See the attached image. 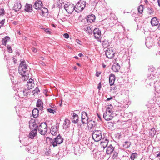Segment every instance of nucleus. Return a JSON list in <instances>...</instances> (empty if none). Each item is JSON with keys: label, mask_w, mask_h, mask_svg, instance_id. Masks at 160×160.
I'll list each match as a JSON object with an SVG mask.
<instances>
[{"label": "nucleus", "mask_w": 160, "mask_h": 160, "mask_svg": "<svg viewBox=\"0 0 160 160\" xmlns=\"http://www.w3.org/2000/svg\"><path fill=\"white\" fill-rule=\"evenodd\" d=\"M45 32L48 33H50V31L48 29L46 30Z\"/></svg>", "instance_id": "bf43d9fd"}, {"label": "nucleus", "mask_w": 160, "mask_h": 160, "mask_svg": "<svg viewBox=\"0 0 160 160\" xmlns=\"http://www.w3.org/2000/svg\"><path fill=\"white\" fill-rule=\"evenodd\" d=\"M70 125V121L67 118H66L63 123L62 127L65 129H66L69 127Z\"/></svg>", "instance_id": "6ab92c4d"}, {"label": "nucleus", "mask_w": 160, "mask_h": 160, "mask_svg": "<svg viewBox=\"0 0 160 160\" xmlns=\"http://www.w3.org/2000/svg\"><path fill=\"white\" fill-rule=\"evenodd\" d=\"M154 78V76L152 75H150V76L148 77L149 79H151V78Z\"/></svg>", "instance_id": "4d7b16f0"}, {"label": "nucleus", "mask_w": 160, "mask_h": 160, "mask_svg": "<svg viewBox=\"0 0 160 160\" xmlns=\"http://www.w3.org/2000/svg\"><path fill=\"white\" fill-rule=\"evenodd\" d=\"M84 30L87 33L89 34L91 33L92 32V30H91V28L90 27L88 26H85L84 28Z\"/></svg>", "instance_id": "f704fd0d"}, {"label": "nucleus", "mask_w": 160, "mask_h": 160, "mask_svg": "<svg viewBox=\"0 0 160 160\" xmlns=\"http://www.w3.org/2000/svg\"><path fill=\"white\" fill-rule=\"evenodd\" d=\"M102 42V44L103 47L104 48H107L108 46H109V43L108 40L106 39H104L102 40L100 39V40H99Z\"/></svg>", "instance_id": "a878e982"}, {"label": "nucleus", "mask_w": 160, "mask_h": 160, "mask_svg": "<svg viewBox=\"0 0 160 160\" xmlns=\"http://www.w3.org/2000/svg\"><path fill=\"white\" fill-rule=\"evenodd\" d=\"M101 88V83L100 82L99 83V85H98V88L100 90Z\"/></svg>", "instance_id": "6e6d98bb"}, {"label": "nucleus", "mask_w": 160, "mask_h": 160, "mask_svg": "<svg viewBox=\"0 0 160 160\" xmlns=\"http://www.w3.org/2000/svg\"><path fill=\"white\" fill-rule=\"evenodd\" d=\"M118 153L117 152H115L113 155L112 158L113 159H114L115 158L118 156Z\"/></svg>", "instance_id": "de8ad7c7"}, {"label": "nucleus", "mask_w": 160, "mask_h": 160, "mask_svg": "<svg viewBox=\"0 0 160 160\" xmlns=\"http://www.w3.org/2000/svg\"><path fill=\"white\" fill-rule=\"evenodd\" d=\"M58 155H57L56 158V159L55 160H59V158L58 157Z\"/></svg>", "instance_id": "e2e57ef3"}, {"label": "nucleus", "mask_w": 160, "mask_h": 160, "mask_svg": "<svg viewBox=\"0 0 160 160\" xmlns=\"http://www.w3.org/2000/svg\"><path fill=\"white\" fill-rule=\"evenodd\" d=\"M143 7L142 5H140L138 8V12L140 13H142L143 12Z\"/></svg>", "instance_id": "58836bf2"}, {"label": "nucleus", "mask_w": 160, "mask_h": 160, "mask_svg": "<svg viewBox=\"0 0 160 160\" xmlns=\"http://www.w3.org/2000/svg\"><path fill=\"white\" fill-rule=\"evenodd\" d=\"M138 156V154L136 153H133L130 156V158L132 160H134L135 158Z\"/></svg>", "instance_id": "e433bc0d"}, {"label": "nucleus", "mask_w": 160, "mask_h": 160, "mask_svg": "<svg viewBox=\"0 0 160 160\" xmlns=\"http://www.w3.org/2000/svg\"><path fill=\"white\" fill-rule=\"evenodd\" d=\"M72 116L71 118V120L72 122L74 124L77 123L78 122L79 117L74 112L71 113Z\"/></svg>", "instance_id": "ddd939ff"}, {"label": "nucleus", "mask_w": 160, "mask_h": 160, "mask_svg": "<svg viewBox=\"0 0 160 160\" xmlns=\"http://www.w3.org/2000/svg\"><path fill=\"white\" fill-rule=\"evenodd\" d=\"M100 74H101V72H97L96 74V76H97V77H99Z\"/></svg>", "instance_id": "5fc2aeb1"}, {"label": "nucleus", "mask_w": 160, "mask_h": 160, "mask_svg": "<svg viewBox=\"0 0 160 160\" xmlns=\"http://www.w3.org/2000/svg\"><path fill=\"white\" fill-rule=\"evenodd\" d=\"M63 138H61V144L63 142Z\"/></svg>", "instance_id": "69168bd1"}, {"label": "nucleus", "mask_w": 160, "mask_h": 160, "mask_svg": "<svg viewBox=\"0 0 160 160\" xmlns=\"http://www.w3.org/2000/svg\"><path fill=\"white\" fill-rule=\"evenodd\" d=\"M82 122L83 124H86L88 122V118L87 113L85 112H82Z\"/></svg>", "instance_id": "1a4fd4ad"}, {"label": "nucleus", "mask_w": 160, "mask_h": 160, "mask_svg": "<svg viewBox=\"0 0 160 160\" xmlns=\"http://www.w3.org/2000/svg\"><path fill=\"white\" fill-rule=\"evenodd\" d=\"M18 71L19 73L23 77L28 76V70L27 66L24 61H22L20 63L18 68Z\"/></svg>", "instance_id": "f257e3e1"}, {"label": "nucleus", "mask_w": 160, "mask_h": 160, "mask_svg": "<svg viewBox=\"0 0 160 160\" xmlns=\"http://www.w3.org/2000/svg\"><path fill=\"white\" fill-rule=\"evenodd\" d=\"M60 134H59L58 136L54 138L53 141L51 142V145H52L54 147L57 145L58 144H60V142H59L58 139H60Z\"/></svg>", "instance_id": "f8f14e48"}, {"label": "nucleus", "mask_w": 160, "mask_h": 160, "mask_svg": "<svg viewBox=\"0 0 160 160\" xmlns=\"http://www.w3.org/2000/svg\"><path fill=\"white\" fill-rule=\"evenodd\" d=\"M59 127L58 125L56 124V126H52L50 132L54 136H56L58 133L59 132L58 131Z\"/></svg>", "instance_id": "9d476101"}, {"label": "nucleus", "mask_w": 160, "mask_h": 160, "mask_svg": "<svg viewBox=\"0 0 160 160\" xmlns=\"http://www.w3.org/2000/svg\"><path fill=\"white\" fill-rule=\"evenodd\" d=\"M16 71L15 69H10L9 71V75L10 77H12V78H14L15 76V72Z\"/></svg>", "instance_id": "72a5a7b5"}, {"label": "nucleus", "mask_w": 160, "mask_h": 160, "mask_svg": "<svg viewBox=\"0 0 160 160\" xmlns=\"http://www.w3.org/2000/svg\"><path fill=\"white\" fill-rule=\"evenodd\" d=\"M112 99V97H111L110 98H107V101H109V100H110L111 99Z\"/></svg>", "instance_id": "052dcab7"}, {"label": "nucleus", "mask_w": 160, "mask_h": 160, "mask_svg": "<svg viewBox=\"0 0 160 160\" xmlns=\"http://www.w3.org/2000/svg\"><path fill=\"white\" fill-rule=\"evenodd\" d=\"M105 140L106 141L102 142V147H103V148H105L106 147L108 146V141L107 139H105Z\"/></svg>", "instance_id": "473e14b6"}, {"label": "nucleus", "mask_w": 160, "mask_h": 160, "mask_svg": "<svg viewBox=\"0 0 160 160\" xmlns=\"http://www.w3.org/2000/svg\"><path fill=\"white\" fill-rule=\"evenodd\" d=\"M40 14L43 17H46L48 15V10L45 8H42L40 10Z\"/></svg>", "instance_id": "4468645a"}, {"label": "nucleus", "mask_w": 160, "mask_h": 160, "mask_svg": "<svg viewBox=\"0 0 160 160\" xmlns=\"http://www.w3.org/2000/svg\"><path fill=\"white\" fill-rule=\"evenodd\" d=\"M39 133L42 135H44L47 131V126L46 122H42L38 128Z\"/></svg>", "instance_id": "39448f33"}, {"label": "nucleus", "mask_w": 160, "mask_h": 160, "mask_svg": "<svg viewBox=\"0 0 160 160\" xmlns=\"http://www.w3.org/2000/svg\"><path fill=\"white\" fill-rule=\"evenodd\" d=\"M120 69V66L118 63L113 65L112 67V69L115 72H118Z\"/></svg>", "instance_id": "b1692460"}, {"label": "nucleus", "mask_w": 160, "mask_h": 160, "mask_svg": "<svg viewBox=\"0 0 160 160\" xmlns=\"http://www.w3.org/2000/svg\"><path fill=\"white\" fill-rule=\"evenodd\" d=\"M36 106L39 109L42 110L43 108V103L42 102L40 99L38 100L37 102Z\"/></svg>", "instance_id": "c85d7f7f"}, {"label": "nucleus", "mask_w": 160, "mask_h": 160, "mask_svg": "<svg viewBox=\"0 0 160 160\" xmlns=\"http://www.w3.org/2000/svg\"><path fill=\"white\" fill-rule=\"evenodd\" d=\"M29 128L31 129H32L33 128H38V126L36 124L35 120L34 119H32L29 122Z\"/></svg>", "instance_id": "2eb2a0df"}, {"label": "nucleus", "mask_w": 160, "mask_h": 160, "mask_svg": "<svg viewBox=\"0 0 160 160\" xmlns=\"http://www.w3.org/2000/svg\"><path fill=\"white\" fill-rule=\"evenodd\" d=\"M5 19L2 20L1 21V22L0 23V24H1L2 26H3V25H4V24L5 23Z\"/></svg>", "instance_id": "3c124183"}, {"label": "nucleus", "mask_w": 160, "mask_h": 160, "mask_svg": "<svg viewBox=\"0 0 160 160\" xmlns=\"http://www.w3.org/2000/svg\"><path fill=\"white\" fill-rule=\"evenodd\" d=\"M7 48L8 49V52L9 53H12V49L11 47L9 45H8L7 46Z\"/></svg>", "instance_id": "79ce46f5"}, {"label": "nucleus", "mask_w": 160, "mask_h": 160, "mask_svg": "<svg viewBox=\"0 0 160 160\" xmlns=\"http://www.w3.org/2000/svg\"><path fill=\"white\" fill-rule=\"evenodd\" d=\"M42 3L40 0H37L35 2L33 7L36 9L41 10L42 7Z\"/></svg>", "instance_id": "9b49d317"}, {"label": "nucleus", "mask_w": 160, "mask_h": 160, "mask_svg": "<svg viewBox=\"0 0 160 160\" xmlns=\"http://www.w3.org/2000/svg\"><path fill=\"white\" fill-rule=\"evenodd\" d=\"M25 11L28 12H31L32 10V6L31 4L26 3L25 5Z\"/></svg>", "instance_id": "4be33fe9"}, {"label": "nucleus", "mask_w": 160, "mask_h": 160, "mask_svg": "<svg viewBox=\"0 0 160 160\" xmlns=\"http://www.w3.org/2000/svg\"><path fill=\"white\" fill-rule=\"evenodd\" d=\"M38 129L37 128H35L31 131L28 136V138L32 139L36 135Z\"/></svg>", "instance_id": "dca6fc26"}, {"label": "nucleus", "mask_w": 160, "mask_h": 160, "mask_svg": "<svg viewBox=\"0 0 160 160\" xmlns=\"http://www.w3.org/2000/svg\"><path fill=\"white\" fill-rule=\"evenodd\" d=\"M0 14L1 15L4 14V9H2L0 11Z\"/></svg>", "instance_id": "09e8293b"}, {"label": "nucleus", "mask_w": 160, "mask_h": 160, "mask_svg": "<svg viewBox=\"0 0 160 160\" xmlns=\"http://www.w3.org/2000/svg\"><path fill=\"white\" fill-rule=\"evenodd\" d=\"M86 2H79L75 6V11L77 12H79L82 11L85 7Z\"/></svg>", "instance_id": "20e7f679"}, {"label": "nucleus", "mask_w": 160, "mask_h": 160, "mask_svg": "<svg viewBox=\"0 0 160 160\" xmlns=\"http://www.w3.org/2000/svg\"><path fill=\"white\" fill-rule=\"evenodd\" d=\"M38 110L35 108H34L32 111V114L33 117L35 118H36L38 116Z\"/></svg>", "instance_id": "c756f323"}, {"label": "nucleus", "mask_w": 160, "mask_h": 160, "mask_svg": "<svg viewBox=\"0 0 160 160\" xmlns=\"http://www.w3.org/2000/svg\"><path fill=\"white\" fill-rule=\"evenodd\" d=\"M158 5L160 7V0H158Z\"/></svg>", "instance_id": "0e129e2a"}, {"label": "nucleus", "mask_w": 160, "mask_h": 160, "mask_svg": "<svg viewBox=\"0 0 160 160\" xmlns=\"http://www.w3.org/2000/svg\"><path fill=\"white\" fill-rule=\"evenodd\" d=\"M31 50H32V51L34 53H36L37 52V49L35 48H34V47L32 48H31Z\"/></svg>", "instance_id": "8fccbe9b"}, {"label": "nucleus", "mask_w": 160, "mask_h": 160, "mask_svg": "<svg viewBox=\"0 0 160 160\" xmlns=\"http://www.w3.org/2000/svg\"><path fill=\"white\" fill-rule=\"evenodd\" d=\"M157 156L158 157H160V152L158 154H157Z\"/></svg>", "instance_id": "338daca9"}, {"label": "nucleus", "mask_w": 160, "mask_h": 160, "mask_svg": "<svg viewBox=\"0 0 160 160\" xmlns=\"http://www.w3.org/2000/svg\"><path fill=\"white\" fill-rule=\"evenodd\" d=\"M22 7V5L19 2H16L14 4L13 9L15 11L17 12Z\"/></svg>", "instance_id": "a211bd4d"}, {"label": "nucleus", "mask_w": 160, "mask_h": 160, "mask_svg": "<svg viewBox=\"0 0 160 160\" xmlns=\"http://www.w3.org/2000/svg\"><path fill=\"white\" fill-rule=\"evenodd\" d=\"M23 93L24 96H27L28 95V92H27V90H23L22 92Z\"/></svg>", "instance_id": "37998d69"}, {"label": "nucleus", "mask_w": 160, "mask_h": 160, "mask_svg": "<svg viewBox=\"0 0 160 160\" xmlns=\"http://www.w3.org/2000/svg\"><path fill=\"white\" fill-rule=\"evenodd\" d=\"M40 91L39 89L37 87L32 92L33 93V94H37L38 93V92H40Z\"/></svg>", "instance_id": "ea45409f"}, {"label": "nucleus", "mask_w": 160, "mask_h": 160, "mask_svg": "<svg viewBox=\"0 0 160 160\" xmlns=\"http://www.w3.org/2000/svg\"><path fill=\"white\" fill-rule=\"evenodd\" d=\"M27 86L28 90L31 89L34 86L33 80L30 79L27 82Z\"/></svg>", "instance_id": "f3484780"}, {"label": "nucleus", "mask_w": 160, "mask_h": 160, "mask_svg": "<svg viewBox=\"0 0 160 160\" xmlns=\"http://www.w3.org/2000/svg\"><path fill=\"white\" fill-rule=\"evenodd\" d=\"M114 54L115 52L113 51L112 48H108L106 51V55L109 58H113Z\"/></svg>", "instance_id": "0eeeda50"}, {"label": "nucleus", "mask_w": 160, "mask_h": 160, "mask_svg": "<svg viewBox=\"0 0 160 160\" xmlns=\"http://www.w3.org/2000/svg\"><path fill=\"white\" fill-rule=\"evenodd\" d=\"M56 6H57L58 7V8H59V9L60 10V7L59 3L58 2L56 3Z\"/></svg>", "instance_id": "13d9d810"}, {"label": "nucleus", "mask_w": 160, "mask_h": 160, "mask_svg": "<svg viewBox=\"0 0 160 160\" xmlns=\"http://www.w3.org/2000/svg\"><path fill=\"white\" fill-rule=\"evenodd\" d=\"M47 111L53 114L55 113L56 112V111L54 110L51 108H48L47 109Z\"/></svg>", "instance_id": "a19ab883"}, {"label": "nucleus", "mask_w": 160, "mask_h": 160, "mask_svg": "<svg viewBox=\"0 0 160 160\" xmlns=\"http://www.w3.org/2000/svg\"><path fill=\"white\" fill-rule=\"evenodd\" d=\"M158 29L160 30V23L159 24L158 26Z\"/></svg>", "instance_id": "774afa93"}, {"label": "nucleus", "mask_w": 160, "mask_h": 160, "mask_svg": "<svg viewBox=\"0 0 160 160\" xmlns=\"http://www.w3.org/2000/svg\"><path fill=\"white\" fill-rule=\"evenodd\" d=\"M93 33L94 36L96 39L99 41L100 40V38L101 37V32L100 30L98 28H96L93 30Z\"/></svg>", "instance_id": "6e6552de"}, {"label": "nucleus", "mask_w": 160, "mask_h": 160, "mask_svg": "<svg viewBox=\"0 0 160 160\" xmlns=\"http://www.w3.org/2000/svg\"><path fill=\"white\" fill-rule=\"evenodd\" d=\"M154 86L156 90H157V92L160 90V81H157L154 83Z\"/></svg>", "instance_id": "cd10ccee"}, {"label": "nucleus", "mask_w": 160, "mask_h": 160, "mask_svg": "<svg viewBox=\"0 0 160 160\" xmlns=\"http://www.w3.org/2000/svg\"><path fill=\"white\" fill-rule=\"evenodd\" d=\"M151 23L152 26H156L158 24V21L156 18L154 17L152 19Z\"/></svg>", "instance_id": "bb28decb"}, {"label": "nucleus", "mask_w": 160, "mask_h": 160, "mask_svg": "<svg viewBox=\"0 0 160 160\" xmlns=\"http://www.w3.org/2000/svg\"><path fill=\"white\" fill-rule=\"evenodd\" d=\"M114 116L112 109L110 107H108L106 110L105 112L104 113L103 118L106 120L108 121L111 120Z\"/></svg>", "instance_id": "f03ea898"}, {"label": "nucleus", "mask_w": 160, "mask_h": 160, "mask_svg": "<svg viewBox=\"0 0 160 160\" xmlns=\"http://www.w3.org/2000/svg\"><path fill=\"white\" fill-rule=\"evenodd\" d=\"M7 42V40H6L4 38L2 39V44L3 45H6Z\"/></svg>", "instance_id": "c03bdc74"}, {"label": "nucleus", "mask_w": 160, "mask_h": 160, "mask_svg": "<svg viewBox=\"0 0 160 160\" xmlns=\"http://www.w3.org/2000/svg\"><path fill=\"white\" fill-rule=\"evenodd\" d=\"M78 56L80 57H82L83 56V54L82 53H80L78 54Z\"/></svg>", "instance_id": "680f3d73"}, {"label": "nucleus", "mask_w": 160, "mask_h": 160, "mask_svg": "<svg viewBox=\"0 0 160 160\" xmlns=\"http://www.w3.org/2000/svg\"><path fill=\"white\" fill-rule=\"evenodd\" d=\"M63 37L66 38H68L69 37V34L67 33H66L63 35Z\"/></svg>", "instance_id": "49530a36"}, {"label": "nucleus", "mask_w": 160, "mask_h": 160, "mask_svg": "<svg viewBox=\"0 0 160 160\" xmlns=\"http://www.w3.org/2000/svg\"><path fill=\"white\" fill-rule=\"evenodd\" d=\"M154 12V10L152 8H148L147 12L150 15H152Z\"/></svg>", "instance_id": "4c0bfd02"}, {"label": "nucleus", "mask_w": 160, "mask_h": 160, "mask_svg": "<svg viewBox=\"0 0 160 160\" xmlns=\"http://www.w3.org/2000/svg\"><path fill=\"white\" fill-rule=\"evenodd\" d=\"M67 153V151H66V148L65 147L64 148H63V152L62 153L63 156H64V154H66Z\"/></svg>", "instance_id": "a18cd8bd"}, {"label": "nucleus", "mask_w": 160, "mask_h": 160, "mask_svg": "<svg viewBox=\"0 0 160 160\" xmlns=\"http://www.w3.org/2000/svg\"><path fill=\"white\" fill-rule=\"evenodd\" d=\"M77 42L78 43V44H80V45H82V42L80 41L79 40H77Z\"/></svg>", "instance_id": "864d4df0"}, {"label": "nucleus", "mask_w": 160, "mask_h": 160, "mask_svg": "<svg viewBox=\"0 0 160 160\" xmlns=\"http://www.w3.org/2000/svg\"><path fill=\"white\" fill-rule=\"evenodd\" d=\"M4 38H5V39L6 40H7V41H9L10 39V38L8 36H6Z\"/></svg>", "instance_id": "603ef678"}, {"label": "nucleus", "mask_w": 160, "mask_h": 160, "mask_svg": "<svg viewBox=\"0 0 160 160\" xmlns=\"http://www.w3.org/2000/svg\"><path fill=\"white\" fill-rule=\"evenodd\" d=\"M156 131L155 130V128H152L150 131L149 132L150 135L151 136H154L156 134Z\"/></svg>", "instance_id": "c9c22d12"}, {"label": "nucleus", "mask_w": 160, "mask_h": 160, "mask_svg": "<svg viewBox=\"0 0 160 160\" xmlns=\"http://www.w3.org/2000/svg\"><path fill=\"white\" fill-rule=\"evenodd\" d=\"M96 124L97 122L95 121L91 120L89 123L88 126L90 129H92L93 128L95 127Z\"/></svg>", "instance_id": "7c9ffc66"}, {"label": "nucleus", "mask_w": 160, "mask_h": 160, "mask_svg": "<svg viewBox=\"0 0 160 160\" xmlns=\"http://www.w3.org/2000/svg\"><path fill=\"white\" fill-rule=\"evenodd\" d=\"M114 148L110 144L108 146H107L106 150V153L108 154H111L114 149Z\"/></svg>", "instance_id": "393cba45"}, {"label": "nucleus", "mask_w": 160, "mask_h": 160, "mask_svg": "<svg viewBox=\"0 0 160 160\" xmlns=\"http://www.w3.org/2000/svg\"><path fill=\"white\" fill-rule=\"evenodd\" d=\"M92 138L95 142H98L102 138V131L100 130L94 131L92 134Z\"/></svg>", "instance_id": "7ed1b4c3"}, {"label": "nucleus", "mask_w": 160, "mask_h": 160, "mask_svg": "<svg viewBox=\"0 0 160 160\" xmlns=\"http://www.w3.org/2000/svg\"><path fill=\"white\" fill-rule=\"evenodd\" d=\"M115 80V77L114 74H111L109 77V82L111 86L113 85Z\"/></svg>", "instance_id": "412c9836"}, {"label": "nucleus", "mask_w": 160, "mask_h": 160, "mask_svg": "<svg viewBox=\"0 0 160 160\" xmlns=\"http://www.w3.org/2000/svg\"><path fill=\"white\" fill-rule=\"evenodd\" d=\"M95 19V16L93 14L88 15L87 17L88 22L91 23L93 22Z\"/></svg>", "instance_id": "5701e85b"}, {"label": "nucleus", "mask_w": 160, "mask_h": 160, "mask_svg": "<svg viewBox=\"0 0 160 160\" xmlns=\"http://www.w3.org/2000/svg\"><path fill=\"white\" fill-rule=\"evenodd\" d=\"M145 44L146 46L148 48L151 47L153 45L152 39L151 38H148L146 39Z\"/></svg>", "instance_id": "aec40b11"}, {"label": "nucleus", "mask_w": 160, "mask_h": 160, "mask_svg": "<svg viewBox=\"0 0 160 160\" xmlns=\"http://www.w3.org/2000/svg\"><path fill=\"white\" fill-rule=\"evenodd\" d=\"M63 8L68 13L71 14L73 12L74 10H75V6L74 4H65L63 6Z\"/></svg>", "instance_id": "423d86ee"}, {"label": "nucleus", "mask_w": 160, "mask_h": 160, "mask_svg": "<svg viewBox=\"0 0 160 160\" xmlns=\"http://www.w3.org/2000/svg\"><path fill=\"white\" fill-rule=\"evenodd\" d=\"M131 144V143L130 142L128 141H126L123 143V146L124 148H129L130 147Z\"/></svg>", "instance_id": "2f4dec72"}]
</instances>
